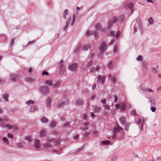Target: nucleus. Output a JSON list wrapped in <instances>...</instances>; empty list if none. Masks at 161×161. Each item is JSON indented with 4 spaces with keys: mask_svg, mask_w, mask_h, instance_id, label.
Returning a JSON list of instances; mask_svg holds the SVG:
<instances>
[{
    "mask_svg": "<svg viewBox=\"0 0 161 161\" xmlns=\"http://www.w3.org/2000/svg\"><path fill=\"white\" fill-rule=\"evenodd\" d=\"M45 83L50 86H52L53 85L51 80H47L45 81Z\"/></svg>",
    "mask_w": 161,
    "mask_h": 161,
    "instance_id": "obj_37",
    "label": "nucleus"
},
{
    "mask_svg": "<svg viewBox=\"0 0 161 161\" xmlns=\"http://www.w3.org/2000/svg\"><path fill=\"white\" fill-rule=\"evenodd\" d=\"M59 132L56 130H54L52 131V133L53 134V135H58L59 134Z\"/></svg>",
    "mask_w": 161,
    "mask_h": 161,
    "instance_id": "obj_52",
    "label": "nucleus"
},
{
    "mask_svg": "<svg viewBox=\"0 0 161 161\" xmlns=\"http://www.w3.org/2000/svg\"><path fill=\"white\" fill-rule=\"evenodd\" d=\"M119 120L123 125L125 124V118L123 117H120L119 119Z\"/></svg>",
    "mask_w": 161,
    "mask_h": 161,
    "instance_id": "obj_23",
    "label": "nucleus"
},
{
    "mask_svg": "<svg viewBox=\"0 0 161 161\" xmlns=\"http://www.w3.org/2000/svg\"><path fill=\"white\" fill-rule=\"evenodd\" d=\"M26 80L27 81L32 82L34 81V80L31 78H27Z\"/></svg>",
    "mask_w": 161,
    "mask_h": 161,
    "instance_id": "obj_47",
    "label": "nucleus"
},
{
    "mask_svg": "<svg viewBox=\"0 0 161 161\" xmlns=\"http://www.w3.org/2000/svg\"><path fill=\"white\" fill-rule=\"evenodd\" d=\"M90 44H88L83 46L82 48V50H87L88 49L90 48Z\"/></svg>",
    "mask_w": 161,
    "mask_h": 161,
    "instance_id": "obj_21",
    "label": "nucleus"
},
{
    "mask_svg": "<svg viewBox=\"0 0 161 161\" xmlns=\"http://www.w3.org/2000/svg\"><path fill=\"white\" fill-rule=\"evenodd\" d=\"M141 120L140 118L139 119L138 121H136V120H135L136 123L137 125H139L141 123Z\"/></svg>",
    "mask_w": 161,
    "mask_h": 161,
    "instance_id": "obj_62",
    "label": "nucleus"
},
{
    "mask_svg": "<svg viewBox=\"0 0 161 161\" xmlns=\"http://www.w3.org/2000/svg\"><path fill=\"white\" fill-rule=\"evenodd\" d=\"M106 79V77L105 75L102 76L100 75H99L97 77V81L98 83H101L102 85H103L104 84Z\"/></svg>",
    "mask_w": 161,
    "mask_h": 161,
    "instance_id": "obj_2",
    "label": "nucleus"
},
{
    "mask_svg": "<svg viewBox=\"0 0 161 161\" xmlns=\"http://www.w3.org/2000/svg\"><path fill=\"white\" fill-rule=\"evenodd\" d=\"M18 75L15 74H12L10 75L11 79L12 81H15Z\"/></svg>",
    "mask_w": 161,
    "mask_h": 161,
    "instance_id": "obj_14",
    "label": "nucleus"
},
{
    "mask_svg": "<svg viewBox=\"0 0 161 161\" xmlns=\"http://www.w3.org/2000/svg\"><path fill=\"white\" fill-rule=\"evenodd\" d=\"M83 146H82L80 148L75 149V150H72L71 153L73 154L78 153V152L81 151L83 149L84 147Z\"/></svg>",
    "mask_w": 161,
    "mask_h": 161,
    "instance_id": "obj_10",
    "label": "nucleus"
},
{
    "mask_svg": "<svg viewBox=\"0 0 161 161\" xmlns=\"http://www.w3.org/2000/svg\"><path fill=\"white\" fill-rule=\"evenodd\" d=\"M117 128H115L114 129V131L116 133L119 132V131L121 130V128L118 125H117Z\"/></svg>",
    "mask_w": 161,
    "mask_h": 161,
    "instance_id": "obj_24",
    "label": "nucleus"
},
{
    "mask_svg": "<svg viewBox=\"0 0 161 161\" xmlns=\"http://www.w3.org/2000/svg\"><path fill=\"white\" fill-rule=\"evenodd\" d=\"M125 8H129L131 9V11L132 13L134 12L133 8L134 7L133 4L132 2H130L125 5Z\"/></svg>",
    "mask_w": 161,
    "mask_h": 161,
    "instance_id": "obj_6",
    "label": "nucleus"
},
{
    "mask_svg": "<svg viewBox=\"0 0 161 161\" xmlns=\"http://www.w3.org/2000/svg\"><path fill=\"white\" fill-rule=\"evenodd\" d=\"M54 142H55V145L56 146H58L60 144V142L59 140L56 141H55V140Z\"/></svg>",
    "mask_w": 161,
    "mask_h": 161,
    "instance_id": "obj_51",
    "label": "nucleus"
},
{
    "mask_svg": "<svg viewBox=\"0 0 161 161\" xmlns=\"http://www.w3.org/2000/svg\"><path fill=\"white\" fill-rule=\"evenodd\" d=\"M151 110L153 112H155L156 110V108L154 107V106H151Z\"/></svg>",
    "mask_w": 161,
    "mask_h": 161,
    "instance_id": "obj_58",
    "label": "nucleus"
},
{
    "mask_svg": "<svg viewBox=\"0 0 161 161\" xmlns=\"http://www.w3.org/2000/svg\"><path fill=\"white\" fill-rule=\"evenodd\" d=\"M118 20L117 18L116 17H114L112 20L109 19L108 23V30L110 29L113 25V24L116 23L118 21Z\"/></svg>",
    "mask_w": 161,
    "mask_h": 161,
    "instance_id": "obj_1",
    "label": "nucleus"
},
{
    "mask_svg": "<svg viewBox=\"0 0 161 161\" xmlns=\"http://www.w3.org/2000/svg\"><path fill=\"white\" fill-rule=\"evenodd\" d=\"M56 125V122L55 121H52L50 125L51 127H55Z\"/></svg>",
    "mask_w": 161,
    "mask_h": 161,
    "instance_id": "obj_39",
    "label": "nucleus"
},
{
    "mask_svg": "<svg viewBox=\"0 0 161 161\" xmlns=\"http://www.w3.org/2000/svg\"><path fill=\"white\" fill-rule=\"evenodd\" d=\"M82 45L81 43H79L76 47V48L74 50V52L75 53H76L79 52L81 48V46Z\"/></svg>",
    "mask_w": 161,
    "mask_h": 161,
    "instance_id": "obj_13",
    "label": "nucleus"
},
{
    "mask_svg": "<svg viewBox=\"0 0 161 161\" xmlns=\"http://www.w3.org/2000/svg\"><path fill=\"white\" fill-rule=\"evenodd\" d=\"M34 101L32 100H29V101L26 102V103L28 105H31L34 104Z\"/></svg>",
    "mask_w": 161,
    "mask_h": 161,
    "instance_id": "obj_45",
    "label": "nucleus"
},
{
    "mask_svg": "<svg viewBox=\"0 0 161 161\" xmlns=\"http://www.w3.org/2000/svg\"><path fill=\"white\" fill-rule=\"evenodd\" d=\"M63 62V60H61L60 62L59 63V65H60V69H64L65 70V67H64V66L62 64V63Z\"/></svg>",
    "mask_w": 161,
    "mask_h": 161,
    "instance_id": "obj_36",
    "label": "nucleus"
},
{
    "mask_svg": "<svg viewBox=\"0 0 161 161\" xmlns=\"http://www.w3.org/2000/svg\"><path fill=\"white\" fill-rule=\"evenodd\" d=\"M51 100L50 97H48L47 100V105L48 107H50L51 106Z\"/></svg>",
    "mask_w": 161,
    "mask_h": 161,
    "instance_id": "obj_18",
    "label": "nucleus"
},
{
    "mask_svg": "<svg viewBox=\"0 0 161 161\" xmlns=\"http://www.w3.org/2000/svg\"><path fill=\"white\" fill-rule=\"evenodd\" d=\"M40 120L42 123H47L49 121V120L45 116L42 117L41 119Z\"/></svg>",
    "mask_w": 161,
    "mask_h": 161,
    "instance_id": "obj_17",
    "label": "nucleus"
},
{
    "mask_svg": "<svg viewBox=\"0 0 161 161\" xmlns=\"http://www.w3.org/2000/svg\"><path fill=\"white\" fill-rule=\"evenodd\" d=\"M90 134V133H89V132H85L84 135V137L85 138H87L88 137V136Z\"/></svg>",
    "mask_w": 161,
    "mask_h": 161,
    "instance_id": "obj_56",
    "label": "nucleus"
},
{
    "mask_svg": "<svg viewBox=\"0 0 161 161\" xmlns=\"http://www.w3.org/2000/svg\"><path fill=\"white\" fill-rule=\"evenodd\" d=\"M147 63L145 61H143L142 63V65L144 68L146 69H147Z\"/></svg>",
    "mask_w": 161,
    "mask_h": 161,
    "instance_id": "obj_30",
    "label": "nucleus"
},
{
    "mask_svg": "<svg viewBox=\"0 0 161 161\" xmlns=\"http://www.w3.org/2000/svg\"><path fill=\"white\" fill-rule=\"evenodd\" d=\"M35 42L36 41L35 40H33L31 42H29L28 43V45L27 46H25V47H27L28 45L31 44H32V43L34 44L35 43Z\"/></svg>",
    "mask_w": 161,
    "mask_h": 161,
    "instance_id": "obj_50",
    "label": "nucleus"
},
{
    "mask_svg": "<svg viewBox=\"0 0 161 161\" xmlns=\"http://www.w3.org/2000/svg\"><path fill=\"white\" fill-rule=\"evenodd\" d=\"M78 66L77 63H73L71 64V71L75 73Z\"/></svg>",
    "mask_w": 161,
    "mask_h": 161,
    "instance_id": "obj_7",
    "label": "nucleus"
},
{
    "mask_svg": "<svg viewBox=\"0 0 161 161\" xmlns=\"http://www.w3.org/2000/svg\"><path fill=\"white\" fill-rule=\"evenodd\" d=\"M92 63H93L92 60L90 61H89V63L86 65V67L87 68H89L92 65Z\"/></svg>",
    "mask_w": 161,
    "mask_h": 161,
    "instance_id": "obj_41",
    "label": "nucleus"
},
{
    "mask_svg": "<svg viewBox=\"0 0 161 161\" xmlns=\"http://www.w3.org/2000/svg\"><path fill=\"white\" fill-rule=\"evenodd\" d=\"M126 106H127V107L129 108H131V105L130 104L127 103H126Z\"/></svg>",
    "mask_w": 161,
    "mask_h": 161,
    "instance_id": "obj_64",
    "label": "nucleus"
},
{
    "mask_svg": "<svg viewBox=\"0 0 161 161\" xmlns=\"http://www.w3.org/2000/svg\"><path fill=\"white\" fill-rule=\"evenodd\" d=\"M140 91L141 93H143L145 91V89L144 88V85L143 84H141L140 86Z\"/></svg>",
    "mask_w": 161,
    "mask_h": 161,
    "instance_id": "obj_20",
    "label": "nucleus"
},
{
    "mask_svg": "<svg viewBox=\"0 0 161 161\" xmlns=\"http://www.w3.org/2000/svg\"><path fill=\"white\" fill-rule=\"evenodd\" d=\"M149 101L151 103V105L152 106H155L156 105V103L155 100L153 98L150 99Z\"/></svg>",
    "mask_w": 161,
    "mask_h": 161,
    "instance_id": "obj_19",
    "label": "nucleus"
},
{
    "mask_svg": "<svg viewBox=\"0 0 161 161\" xmlns=\"http://www.w3.org/2000/svg\"><path fill=\"white\" fill-rule=\"evenodd\" d=\"M90 71L92 73H95V69L94 67H91L90 69Z\"/></svg>",
    "mask_w": 161,
    "mask_h": 161,
    "instance_id": "obj_55",
    "label": "nucleus"
},
{
    "mask_svg": "<svg viewBox=\"0 0 161 161\" xmlns=\"http://www.w3.org/2000/svg\"><path fill=\"white\" fill-rule=\"evenodd\" d=\"M114 65V62L113 61H111L108 63V67L110 68H112Z\"/></svg>",
    "mask_w": 161,
    "mask_h": 161,
    "instance_id": "obj_28",
    "label": "nucleus"
},
{
    "mask_svg": "<svg viewBox=\"0 0 161 161\" xmlns=\"http://www.w3.org/2000/svg\"><path fill=\"white\" fill-rule=\"evenodd\" d=\"M47 141L49 142H54L55 139L54 138H51L49 136H48L47 138Z\"/></svg>",
    "mask_w": 161,
    "mask_h": 161,
    "instance_id": "obj_29",
    "label": "nucleus"
},
{
    "mask_svg": "<svg viewBox=\"0 0 161 161\" xmlns=\"http://www.w3.org/2000/svg\"><path fill=\"white\" fill-rule=\"evenodd\" d=\"M37 109V107L36 105H33L31 106V107L30 109V111L31 112H33L35 110H36Z\"/></svg>",
    "mask_w": 161,
    "mask_h": 161,
    "instance_id": "obj_25",
    "label": "nucleus"
},
{
    "mask_svg": "<svg viewBox=\"0 0 161 161\" xmlns=\"http://www.w3.org/2000/svg\"><path fill=\"white\" fill-rule=\"evenodd\" d=\"M93 108L94 111L96 113L99 112L101 110V108L100 107H97V106H94Z\"/></svg>",
    "mask_w": 161,
    "mask_h": 161,
    "instance_id": "obj_16",
    "label": "nucleus"
},
{
    "mask_svg": "<svg viewBox=\"0 0 161 161\" xmlns=\"http://www.w3.org/2000/svg\"><path fill=\"white\" fill-rule=\"evenodd\" d=\"M25 143L24 142L19 143L17 144V147L19 148H21L23 147V145H25Z\"/></svg>",
    "mask_w": 161,
    "mask_h": 161,
    "instance_id": "obj_32",
    "label": "nucleus"
},
{
    "mask_svg": "<svg viewBox=\"0 0 161 161\" xmlns=\"http://www.w3.org/2000/svg\"><path fill=\"white\" fill-rule=\"evenodd\" d=\"M84 103V102L83 100L80 99H77L75 102V104L76 105L78 106H82Z\"/></svg>",
    "mask_w": 161,
    "mask_h": 161,
    "instance_id": "obj_8",
    "label": "nucleus"
},
{
    "mask_svg": "<svg viewBox=\"0 0 161 161\" xmlns=\"http://www.w3.org/2000/svg\"><path fill=\"white\" fill-rule=\"evenodd\" d=\"M102 143L103 145H107L109 144L110 142L108 140H103L102 141Z\"/></svg>",
    "mask_w": 161,
    "mask_h": 161,
    "instance_id": "obj_26",
    "label": "nucleus"
},
{
    "mask_svg": "<svg viewBox=\"0 0 161 161\" xmlns=\"http://www.w3.org/2000/svg\"><path fill=\"white\" fill-rule=\"evenodd\" d=\"M0 126L3 127H6L9 130L12 129L13 128V126L10 124H5L3 122L0 123Z\"/></svg>",
    "mask_w": 161,
    "mask_h": 161,
    "instance_id": "obj_5",
    "label": "nucleus"
},
{
    "mask_svg": "<svg viewBox=\"0 0 161 161\" xmlns=\"http://www.w3.org/2000/svg\"><path fill=\"white\" fill-rule=\"evenodd\" d=\"M2 140L4 143H6L8 144H9L8 141L7 137H5L3 138Z\"/></svg>",
    "mask_w": 161,
    "mask_h": 161,
    "instance_id": "obj_40",
    "label": "nucleus"
},
{
    "mask_svg": "<svg viewBox=\"0 0 161 161\" xmlns=\"http://www.w3.org/2000/svg\"><path fill=\"white\" fill-rule=\"evenodd\" d=\"M26 140L28 142H31L32 141V140L30 137H27L25 138Z\"/></svg>",
    "mask_w": 161,
    "mask_h": 161,
    "instance_id": "obj_61",
    "label": "nucleus"
},
{
    "mask_svg": "<svg viewBox=\"0 0 161 161\" xmlns=\"http://www.w3.org/2000/svg\"><path fill=\"white\" fill-rule=\"evenodd\" d=\"M47 135V133L45 130H43L41 131L40 133V136L42 137L45 136Z\"/></svg>",
    "mask_w": 161,
    "mask_h": 161,
    "instance_id": "obj_15",
    "label": "nucleus"
},
{
    "mask_svg": "<svg viewBox=\"0 0 161 161\" xmlns=\"http://www.w3.org/2000/svg\"><path fill=\"white\" fill-rule=\"evenodd\" d=\"M9 96V95L8 93H5L3 96L2 97L4 99L5 101L7 102L9 101V100L8 99Z\"/></svg>",
    "mask_w": 161,
    "mask_h": 161,
    "instance_id": "obj_12",
    "label": "nucleus"
},
{
    "mask_svg": "<svg viewBox=\"0 0 161 161\" xmlns=\"http://www.w3.org/2000/svg\"><path fill=\"white\" fill-rule=\"evenodd\" d=\"M107 48V44L104 42H102L100 44L99 49L101 53H103Z\"/></svg>",
    "mask_w": 161,
    "mask_h": 161,
    "instance_id": "obj_4",
    "label": "nucleus"
},
{
    "mask_svg": "<svg viewBox=\"0 0 161 161\" xmlns=\"http://www.w3.org/2000/svg\"><path fill=\"white\" fill-rule=\"evenodd\" d=\"M143 59V57L141 55H139L137 58L136 60L138 61H141Z\"/></svg>",
    "mask_w": 161,
    "mask_h": 161,
    "instance_id": "obj_46",
    "label": "nucleus"
},
{
    "mask_svg": "<svg viewBox=\"0 0 161 161\" xmlns=\"http://www.w3.org/2000/svg\"><path fill=\"white\" fill-rule=\"evenodd\" d=\"M68 14V11L67 9H65L63 13V17L65 19L66 18V16Z\"/></svg>",
    "mask_w": 161,
    "mask_h": 161,
    "instance_id": "obj_35",
    "label": "nucleus"
},
{
    "mask_svg": "<svg viewBox=\"0 0 161 161\" xmlns=\"http://www.w3.org/2000/svg\"><path fill=\"white\" fill-rule=\"evenodd\" d=\"M70 125V123L69 122H66L64 125V127H67Z\"/></svg>",
    "mask_w": 161,
    "mask_h": 161,
    "instance_id": "obj_63",
    "label": "nucleus"
},
{
    "mask_svg": "<svg viewBox=\"0 0 161 161\" xmlns=\"http://www.w3.org/2000/svg\"><path fill=\"white\" fill-rule=\"evenodd\" d=\"M130 114L132 115H135L136 114V112L135 110H133L130 112Z\"/></svg>",
    "mask_w": 161,
    "mask_h": 161,
    "instance_id": "obj_48",
    "label": "nucleus"
},
{
    "mask_svg": "<svg viewBox=\"0 0 161 161\" xmlns=\"http://www.w3.org/2000/svg\"><path fill=\"white\" fill-rule=\"evenodd\" d=\"M124 19V16L121 15L119 17V19L120 21H122Z\"/></svg>",
    "mask_w": 161,
    "mask_h": 161,
    "instance_id": "obj_59",
    "label": "nucleus"
},
{
    "mask_svg": "<svg viewBox=\"0 0 161 161\" xmlns=\"http://www.w3.org/2000/svg\"><path fill=\"white\" fill-rule=\"evenodd\" d=\"M110 80L112 81L113 83H115L116 82V78L115 77H112V78Z\"/></svg>",
    "mask_w": 161,
    "mask_h": 161,
    "instance_id": "obj_54",
    "label": "nucleus"
},
{
    "mask_svg": "<svg viewBox=\"0 0 161 161\" xmlns=\"http://www.w3.org/2000/svg\"><path fill=\"white\" fill-rule=\"evenodd\" d=\"M43 145L44 147L46 149L51 148L52 147L51 144L48 143H46Z\"/></svg>",
    "mask_w": 161,
    "mask_h": 161,
    "instance_id": "obj_22",
    "label": "nucleus"
},
{
    "mask_svg": "<svg viewBox=\"0 0 161 161\" xmlns=\"http://www.w3.org/2000/svg\"><path fill=\"white\" fill-rule=\"evenodd\" d=\"M148 21L150 25H152L153 23V20L152 17H150L148 19Z\"/></svg>",
    "mask_w": 161,
    "mask_h": 161,
    "instance_id": "obj_42",
    "label": "nucleus"
},
{
    "mask_svg": "<svg viewBox=\"0 0 161 161\" xmlns=\"http://www.w3.org/2000/svg\"><path fill=\"white\" fill-rule=\"evenodd\" d=\"M60 84L61 81H58L54 85L53 87L54 88L58 87L60 85Z\"/></svg>",
    "mask_w": 161,
    "mask_h": 161,
    "instance_id": "obj_38",
    "label": "nucleus"
},
{
    "mask_svg": "<svg viewBox=\"0 0 161 161\" xmlns=\"http://www.w3.org/2000/svg\"><path fill=\"white\" fill-rule=\"evenodd\" d=\"M70 22V18H69L68 19L66 25V26L64 28V30H65L66 28L68 27V26L69 25V23Z\"/></svg>",
    "mask_w": 161,
    "mask_h": 161,
    "instance_id": "obj_44",
    "label": "nucleus"
},
{
    "mask_svg": "<svg viewBox=\"0 0 161 161\" xmlns=\"http://www.w3.org/2000/svg\"><path fill=\"white\" fill-rule=\"evenodd\" d=\"M76 19V17H75V14H73V17H72V21L71 23V25H73Z\"/></svg>",
    "mask_w": 161,
    "mask_h": 161,
    "instance_id": "obj_27",
    "label": "nucleus"
},
{
    "mask_svg": "<svg viewBox=\"0 0 161 161\" xmlns=\"http://www.w3.org/2000/svg\"><path fill=\"white\" fill-rule=\"evenodd\" d=\"M40 90L42 93L44 95L47 94L49 92V89L46 86L41 87H40Z\"/></svg>",
    "mask_w": 161,
    "mask_h": 161,
    "instance_id": "obj_3",
    "label": "nucleus"
},
{
    "mask_svg": "<svg viewBox=\"0 0 161 161\" xmlns=\"http://www.w3.org/2000/svg\"><path fill=\"white\" fill-rule=\"evenodd\" d=\"M126 103H122L120 104V108L122 111H124L126 109Z\"/></svg>",
    "mask_w": 161,
    "mask_h": 161,
    "instance_id": "obj_11",
    "label": "nucleus"
},
{
    "mask_svg": "<svg viewBox=\"0 0 161 161\" xmlns=\"http://www.w3.org/2000/svg\"><path fill=\"white\" fill-rule=\"evenodd\" d=\"M101 28V25L99 23H97L95 25V28L96 29L97 31H99Z\"/></svg>",
    "mask_w": 161,
    "mask_h": 161,
    "instance_id": "obj_31",
    "label": "nucleus"
},
{
    "mask_svg": "<svg viewBox=\"0 0 161 161\" xmlns=\"http://www.w3.org/2000/svg\"><path fill=\"white\" fill-rule=\"evenodd\" d=\"M64 102H62L58 104L57 105L58 108H60L61 107H63L64 105Z\"/></svg>",
    "mask_w": 161,
    "mask_h": 161,
    "instance_id": "obj_43",
    "label": "nucleus"
},
{
    "mask_svg": "<svg viewBox=\"0 0 161 161\" xmlns=\"http://www.w3.org/2000/svg\"><path fill=\"white\" fill-rule=\"evenodd\" d=\"M120 31H119L117 32V34H116L115 36V37L116 38H117L119 37L120 34Z\"/></svg>",
    "mask_w": 161,
    "mask_h": 161,
    "instance_id": "obj_49",
    "label": "nucleus"
},
{
    "mask_svg": "<svg viewBox=\"0 0 161 161\" xmlns=\"http://www.w3.org/2000/svg\"><path fill=\"white\" fill-rule=\"evenodd\" d=\"M40 141L38 139H36L35 141L34 147L36 149H39L40 147Z\"/></svg>",
    "mask_w": 161,
    "mask_h": 161,
    "instance_id": "obj_9",
    "label": "nucleus"
},
{
    "mask_svg": "<svg viewBox=\"0 0 161 161\" xmlns=\"http://www.w3.org/2000/svg\"><path fill=\"white\" fill-rule=\"evenodd\" d=\"M117 50V45H115L114 48L113 52L114 53H115Z\"/></svg>",
    "mask_w": 161,
    "mask_h": 161,
    "instance_id": "obj_60",
    "label": "nucleus"
},
{
    "mask_svg": "<svg viewBox=\"0 0 161 161\" xmlns=\"http://www.w3.org/2000/svg\"><path fill=\"white\" fill-rule=\"evenodd\" d=\"M65 70L64 69H60V72L59 73V75H62L64 73V72Z\"/></svg>",
    "mask_w": 161,
    "mask_h": 161,
    "instance_id": "obj_53",
    "label": "nucleus"
},
{
    "mask_svg": "<svg viewBox=\"0 0 161 161\" xmlns=\"http://www.w3.org/2000/svg\"><path fill=\"white\" fill-rule=\"evenodd\" d=\"M8 121V119L6 117H4L3 119L0 118V122H1V123H4V122Z\"/></svg>",
    "mask_w": 161,
    "mask_h": 161,
    "instance_id": "obj_34",
    "label": "nucleus"
},
{
    "mask_svg": "<svg viewBox=\"0 0 161 161\" xmlns=\"http://www.w3.org/2000/svg\"><path fill=\"white\" fill-rule=\"evenodd\" d=\"M130 125H131V123H128L125 124V129L126 131H127L128 130L129 127L130 126Z\"/></svg>",
    "mask_w": 161,
    "mask_h": 161,
    "instance_id": "obj_33",
    "label": "nucleus"
},
{
    "mask_svg": "<svg viewBox=\"0 0 161 161\" xmlns=\"http://www.w3.org/2000/svg\"><path fill=\"white\" fill-rule=\"evenodd\" d=\"M94 35L96 38H98L99 37V36L98 34V33L96 31H94Z\"/></svg>",
    "mask_w": 161,
    "mask_h": 161,
    "instance_id": "obj_57",
    "label": "nucleus"
}]
</instances>
